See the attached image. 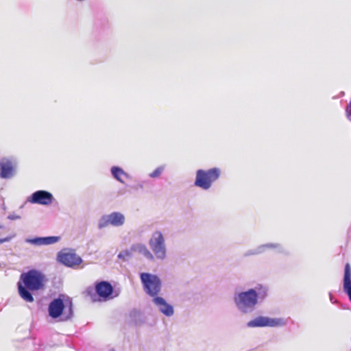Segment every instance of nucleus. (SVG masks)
Masks as SVG:
<instances>
[{
	"label": "nucleus",
	"instance_id": "b1692460",
	"mask_svg": "<svg viewBox=\"0 0 351 351\" xmlns=\"http://www.w3.org/2000/svg\"><path fill=\"white\" fill-rule=\"evenodd\" d=\"M8 219H10V220H16V219H21V216L18 215H16L14 213H12V214H10L8 216Z\"/></svg>",
	"mask_w": 351,
	"mask_h": 351
},
{
	"label": "nucleus",
	"instance_id": "6ab92c4d",
	"mask_svg": "<svg viewBox=\"0 0 351 351\" xmlns=\"http://www.w3.org/2000/svg\"><path fill=\"white\" fill-rule=\"evenodd\" d=\"M34 346L38 350L46 351L49 348L53 347V344L48 343L45 341L41 339H35L34 341Z\"/></svg>",
	"mask_w": 351,
	"mask_h": 351
},
{
	"label": "nucleus",
	"instance_id": "a878e982",
	"mask_svg": "<svg viewBox=\"0 0 351 351\" xmlns=\"http://www.w3.org/2000/svg\"><path fill=\"white\" fill-rule=\"evenodd\" d=\"M338 305H339V306H340V307H341V308H343V309H346V308H347V307H346V305H344V304H341L340 302H339V304Z\"/></svg>",
	"mask_w": 351,
	"mask_h": 351
},
{
	"label": "nucleus",
	"instance_id": "f3484780",
	"mask_svg": "<svg viewBox=\"0 0 351 351\" xmlns=\"http://www.w3.org/2000/svg\"><path fill=\"white\" fill-rule=\"evenodd\" d=\"M110 172L113 178L122 184H124L123 178H125L127 179L130 178V176L128 173H126L122 168L117 166L112 167Z\"/></svg>",
	"mask_w": 351,
	"mask_h": 351
},
{
	"label": "nucleus",
	"instance_id": "4468645a",
	"mask_svg": "<svg viewBox=\"0 0 351 351\" xmlns=\"http://www.w3.org/2000/svg\"><path fill=\"white\" fill-rule=\"evenodd\" d=\"M60 240V237L50 236L44 237H35L33 239H27L26 242L35 245H47L58 242Z\"/></svg>",
	"mask_w": 351,
	"mask_h": 351
},
{
	"label": "nucleus",
	"instance_id": "bb28decb",
	"mask_svg": "<svg viewBox=\"0 0 351 351\" xmlns=\"http://www.w3.org/2000/svg\"><path fill=\"white\" fill-rule=\"evenodd\" d=\"M138 186L142 189L143 187V185L142 184H139Z\"/></svg>",
	"mask_w": 351,
	"mask_h": 351
},
{
	"label": "nucleus",
	"instance_id": "39448f33",
	"mask_svg": "<svg viewBox=\"0 0 351 351\" xmlns=\"http://www.w3.org/2000/svg\"><path fill=\"white\" fill-rule=\"evenodd\" d=\"M221 171L214 167L207 171L199 169L196 171L195 185L204 190L209 189L212 184L217 180L220 176Z\"/></svg>",
	"mask_w": 351,
	"mask_h": 351
},
{
	"label": "nucleus",
	"instance_id": "412c9836",
	"mask_svg": "<svg viewBox=\"0 0 351 351\" xmlns=\"http://www.w3.org/2000/svg\"><path fill=\"white\" fill-rule=\"evenodd\" d=\"M132 251H131V250H125L121 251L118 254V258L121 259L123 261H128L132 256Z\"/></svg>",
	"mask_w": 351,
	"mask_h": 351
},
{
	"label": "nucleus",
	"instance_id": "6e6552de",
	"mask_svg": "<svg viewBox=\"0 0 351 351\" xmlns=\"http://www.w3.org/2000/svg\"><path fill=\"white\" fill-rule=\"evenodd\" d=\"M287 323L288 319L282 317L258 316L249 321L246 325L248 328L282 327L286 326Z\"/></svg>",
	"mask_w": 351,
	"mask_h": 351
},
{
	"label": "nucleus",
	"instance_id": "1a4fd4ad",
	"mask_svg": "<svg viewBox=\"0 0 351 351\" xmlns=\"http://www.w3.org/2000/svg\"><path fill=\"white\" fill-rule=\"evenodd\" d=\"M60 263L71 268H75L82 263V258L73 250H63L57 254Z\"/></svg>",
	"mask_w": 351,
	"mask_h": 351
},
{
	"label": "nucleus",
	"instance_id": "aec40b11",
	"mask_svg": "<svg viewBox=\"0 0 351 351\" xmlns=\"http://www.w3.org/2000/svg\"><path fill=\"white\" fill-rule=\"evenodd\" d=\"M165 169V165H161L158 167L154 171L149 174V177L151 178H158L163 173Z\"/></svg>",
	"mask_w": 351,
	"mask_h": 351
},
{
	"label": "nucleus",
	"instance_id": "423d86ee",
	"mask_svg": "<svg viewBox=\"0 0 351 351\" xmlns=\"http://www.w3.org/2000/svg\"><path fill=\"white\" fill-rule=\"evenodd\" d=\"M149 246L152 253L154 255V258L160 261L165 259L167 256V246L165 239L162 233L159 230L152 232L148 241Z\"/></svg>",
	"mask_w": 351,
	"mask_h": 351
},
{
	"label": "nucleus",
	"instance_id": "ddd939ff",
	"mask_svg": "<svg viewBox=\"0 0 351 351\" xmlns=\"http://www.w3.org/2000/svg\"><path fill=\"white\" fill-rule=\"evenodd\" d=\"M15 174V169L10 160L0 161V177L3 179H10Z\"/></svg>",
	"mask_w": 351,
	"mask_h": 351
},
{
	"label": "nucleus",
	"instance_id": "f257e3e1",
	"mask_svg": "<svg viewBox=\"0 0 351 351\" xmlns=\"http://www.w3.org/2000/svg\"><path fill=\"white\" fill-rule=\"evenodd\" d=\"M269 287L256 284L254 287L235 293L233 300L237 309L243 314L253 312L256 306L261 304L268 297Z\"/></svg>",
	"mask_w": 351,
	"mask_h": 351
},
{
	"label": "nucleus",
	"instance_id": "4be33fe9",
	"mask_svg": "<svg viewBox=\"0 0 351 351\" xmlns=\"http://www.w3.org/2000/svg\"><path fill=\"white\" fill-rule=\"evenodd\" d=\"M263 254V252L261 250V245H258L256 248L251 249V250L246 251L244 253V256L247 257V256L258 255V254Z\"/></svg>",
	"mask_w": 351,
	"mask_h": 351
},
{
	"label": "nucleus",
	"instance_id": "a211bd4d",
	"mask_svg": "<svg viewBox=\"0 0 351 351\" xmlns=\"http://www.w3.org/2000/svg\"><path fill=\"white\" fill-rule=\"evenodd\" d=\"M261 247L262 252L264 253L267 250L269 249H275L279 253H285V249L283 246L280 243H268L263 245H260Z\"/></svg>",
	"mask_w": 351,
	"mask_h": 351
},
{
	"label": "nucleus",
	"instance_id": "5701e85b",
	"mask_svg": "<svg viewBox=\"0 0 351 351\" xmlns=\"http://www.w3.org/2000/svg\"><path fill=\"white\" fill-rule=\"evenodd\" d=\"M14 236H15L14 234H10L4 238H1L0 239V244L3 243L5 242H9L14 237Z\"/></svg>",
	"mask_w": 351,
	"mask_h": 351
},
{
	"label": "nucleus",
	"instance_id": "dca6fc26",
	"mask_svg": "<svg viewBox=\"0 0 351 351\" xmlns=\"http://www.w3.org/2000/svg\"><path fill=\"white\" fill-rule=\"evenodd\" d=\"M129 322L136 326H141L145 322V317L141 311L133 309L129 313Z\"/></svg>",
	"mask_w": 351,
	"mask_h": 351
},
{
	"label": "nucleus",
	"instance_id": "2eb2a0df",
	"mask_svg": "<svg viewBox=\"0 0 351 351\" xmlns=\"http://www.w3.org/2000/svg\"><path fill=\"white\" fill-rule=\"evenodd\" d=\"M131 251L139 253L150 261H154V255L143 243L133 244L131 246Z\"/></svg>",
	"mask_w": 351,
	"mask_h": 351
},
{
	"label": "nucleus",
	"instance_id": "9d476101",
	"mask_svg": "<svg viewBox=\"0 0 351 351\" xmlns=\"http://www.w3.org/2000/svg\"><path fill=\"white\" fill-rule=\"evenodd\" d=\"M125 216L119 212H112L109 215L102 216L98 223V228L102 229L108 225L114 227L121 226L125 223Z\"/></svg>",
	"mask_w": 351,
	"mask_h": 351
},
{
	"label": "nucleus",
	"instance_id": "f8f14e48",
	"mask_svg": "<svg viewBox=\"0 0 351 351\" xmlns=\"http://www.w3.org/2000/svg\"><path fill=\"white\" fill-rule=\"evenodd\" d=\"M152 302L158 311L166 317H171L174 314L173 306L167 303L163 298L155 297L152 298Z\"/></svg>",
	"mask_w": 351,
	"mask_h": 351
},
{
	"label": "nucleus",
	"instance_id": "7ed1b4c3",
	"mask_svg": "<svg viewBox=\"0 0 351 351\" xmlns=\"http://www.w3.org/2000/svg\"><path fill=\"white\" fill-rule=\"evenodd\" d=\"M49 316L57 322H67L74 316L72 298L66 294H60L48 305Z\"/></svg>",
	"mask_w": 351,
	"mask_h": 351
},
{
	"label": "nucleus",
	"instance_id": "c85d7f7f",
	"mask_svg": "<svg viewBox=\"0 0 351 351\" xmlns=\"http://www.w3.org/2000/svg\"><path fill=\"white\" fill-rule=\"evenodd\" d=\"M2 228V226L0 225V228Z\"/></svg>",
	"mask_w": 351,
	"mask_h": 351
},
{
	"label": "nucleus",
	"instance_id": "393cba45",
	"mask_svg": "<svg viewBox=\"0 0 351 351\" xmlns=\"http://www.w3.org/2000/svg\"><path fill=\"white\" fill-rule=\"evenodd\" d=\"M329 299H330V301L331 302V303L332 304H339V302L335 299V298L333 297L332 294L330 292L329 293Z\"/></svg>",
	"mask_w": 351,
	"mask_h": 351
},
{
	"label": "nucleus",
	"instance_id": "0eeeda50",
	"mask_svg": "<svg viewBox=\"0 0 351 351\" xmlns=\"http://www.w3.org/2000/svg\"><path fill=\"white\" fill-rule=\"evenodd\" d=\"M86 293L93 298L96 293L104 300L112 299L119 295V292L114 290L112 285L108 281H100L95 285V287H89L86 289Z\"/></svg>",
	"mask_w": 351,
	"mask_h": 351
},
{
	"label": "nucleus",
	"instance_id": "cd10ccee",
	"mask_svg": "<svg viewBox=\"0 0 351 351\" xmlns=\"http://www.w3.org/2000/svg\"><path fill=\"white\" fill-rule=\"evenodd\" d=\"M109 351H114V350H109Z\"/></svg>",
	"mask_w": 351,
	"mask_h": 351
},
{
	"label": "nucleus",
	"instance_id": "f03ea898",
	"mask_svg": "<svg viewBox=\"0 0 351 351\" xmlns=\"http://www.w3.org/2000/svg\"><path fill=\"white\" fill-rule=\"evenodd\" d=\"M45 281V275L37 269H30L21 274L17 282L19 295L27 302H34L32 292L43 289Z\"/></svg>",
	"mask_w": 351,
	"mask_h": 351
},
{
	"label": "nucleus",
	"instance_id": "9b49d317",
	"mask_svg": "<svg viewBox=\"0 0 351 351\" xmlns=\"http://www.w3.org/2000/svg\"><path fill=\"white\" fill-rule=\"evenodd\" d=\"M53 199V196L50 192L45 190H38L29 196L27 201L32 204L48 206L52 203Z\"/></svg>",
	"mask_w": 351,
	"mask_h": 351
},
{
	"label": "nucleus",
	"instance_id": "20e7f679",
	"mask_svg": "<svg viewBox=\"0 0 351 351\" xmlns=\"http://www.w3.org/2000/svg\"><path fill=\"white\" fill-rule=\"evenodd\" d=\"M140 279L147 295L153 298L158 297L162 289V281L157 275L143 272L140 274Z\"/></svg>",
	"mask_w": 351,
	"mask_h": 351
}]
</instances>
